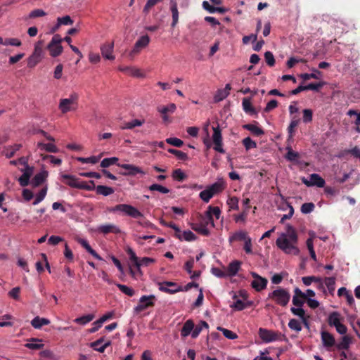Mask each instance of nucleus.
I'll use <instances>...</instances> for the list:
<instances>
[{"instance_id": "obj_1", "label": "nucleus", "mask_w": 360, "mask_h": 360, "mask_svg": "<svg viewBox=\"0 0 360 360\" xmlns=\"http://www.w3.org/2000/svg\"><path fill=\"white\" fill-rule=\"evenodd\" d=\"M298 237L295 229L290 224L286 225V233H283L277 238V247L286 254L298 255L300 250L297 247Z\"/></svg>"}, {"instance_id": "obj_2", "label": "nucleus", "mask_w": 360, "mask_h": 360, "mask_svg": "<svg viewBox=\"0 0 360 360\" xmlns=\"http://www.w3.org/2000/svg\"><path fill=\"white\" fill-rule=\"evenodd\" d=\"M198 284L194 282L187 283L184 287L172 281H165L159 283V290L162 292L174 294L181 291H188L192 288H198Z\"/></svg>"}, {"instance_id": "obj_3", "label": "nucleus", "mask_w": 360, "mask_h": 360, "mask_svg": "<svg viewBox=\"0 0 360 360\" xmlns=\"http://www.w3.org/2000/svg\"><path fill=\"white\" fill-rule=\"evenodd\" d=\"M290 297L289 290L283 288H278L268 295L269 299H271L281 307H286L290 302Z\"/></svg>"}, {"instance_id": "obj_4", "label": "nucleus", "mask_w": 360, "mask_h": 360, "mask_svg": "<svg viewBox=\"0 0 360 360\" xmlns=\"http://www.w3.org/2000/svg\"><path fill=\"white\" fill-rule=\"evenodd\" d=\"M79 95L76 92H72L67 98H61L59 102L58 108L63 114L70 111H75L78 107Z\"/></svg>"}, {"instance_id": "obj_5", "label": "nucleus", "mask_w": 360, "mask_h": 360, "mask_svg": "<svg viewBox=\"0 0 360 360\" xmlns=\"http://www.w3.org/2000/svg\"><path fill=\"white\" fill-rule=\"evenodd\" d=\"M110 212H121L131 217L137 219L143 217V214L132 205L119 204L109 209Z\"/></svg>"}, {"instance_id": "obj_6", "label": "nucleus", "mask_w": 360, "mask_h": 360, "mask_svg": "<svg viewBox=\"0 0 360 360\" xmlns=\"http://www.w3.org/2000/svg\"><path fill=\"white\" fill-rule=\"evenodd\" d=\"M127 253L129 256L130 261L133 263V265L136 268L137 271L139 272H141L140 268L141 266H147L150 264L153 263L155 262L154 259L146 257H143L141 259H139L136 253L130 248H129L127 250Z\"/></svg>"}, {"instance_id": "obj_7", "label": "nucleus", "mask_w": 360, "mask_h": 360, "mask_svg": "<svg viewBox=\"0 0 360 360\" xmlns=\"http://www.w3.org/2000/svg\"><path fill=\"white\" fill-rule=\"evenodd\" d=\"M156 297L153 295H143L140 297L138 304L134 308V311L136 314L155 306Z\"/></svg>"}, {"instance_id": "obj_8", "label": "nucleus", "mask_w": 360, "mask_h": 360, "mask_svg": "<svg viewBox=\"0 0 360 360\" xmlns=\"http://www.w3.org/2000/svg\"><path fill=\"white\" fill-rule=\"evenodd\" d=\"M223 188L221 184L216 182L201 191L199 196L205 202H208L215 194L221 192Z\"/></svg>"}, {"instance_id": "obj_9", "label": "nucleus", "mask_w": 360, "mask_h": 360, "mask_svg": "<svg viewBox=\"0 0 360 360\" xmlns=\"http://www.w3.org/2000/svg\"><path fill=\"white\" fill-rule=\"evenodd\" d=\"M259 335L260 338L265 342H271L281 340V337L283 336L281 333L274 332L262 328L259 330Z\"/></svg>"}, {"instance_id": "obj_10", "label": "nucleus", "mask_w": 360, "mask_h": 360, "mask_svg": "<svg viewBox=\"0 0 360 360\" xmlns=\"http://www.w3.org/2000/svg\"><path fill=\"white\" fill-rule=\"evenodd\" d=\"M213 134H212V141L214 144V150L220 153H224L225 150L222 148V136L221 131L219 124L217 127H213Z\"/></svg>"}, {"instance_id": "obj_11", "label": "nucleus", "mask_w": 360, "mask_h": 360, "mask_svg": "<svg viewBox=\"0 0 360 360\" xmlns=\"http://www.w3.org/2000/svg\"><path fill=\"white\" fill-rule=\"evenodd\" d=\"M254 280L251 283V286L256 291L260 292L266 288L268 280L266 278L260 276L258 274L252 271L250 273Z\"/></svg>"}, {"instance_id": "obj_12", "label": "nucleus", "mask_w": 360, "mask_h": 360, "mask_svg": "<svg viewBox=\"0 0 360 360\" xmlns=\"http://www.w3.org/2000/svg\"><path fill=\"white\" fill-rule=\"evenodd\" d=\"M24 168L20 169V171L23 173L18 179L19 184L21 186H27L30 183V179L33 174L34 168L30 167L27 163V165H24Z\"/></svg>"}, {"instance_id": "obj_13", "label": "nucleus", "mask_w": 360, "mask_h": 360, "mask_svg": "<svg viewBox=\"0 0 360 360\" xmlns=\"http://www.w3.org/2000/svg\"><path fill=\"white\" fill-rule=\"evenodd\" d=\"M150 42V37L146 34L141 36L135 43L133 49L131 50L130 55L134 56L139 53L141 49L146 47Z\"/></svg>"}, {"instance_id": "obj_14", "label": "nucleus", "mask_w": 360, "mask_h": 360, "mask_svg": "<svg viewBox=\"0 0 360 360\" xmlns=\"http://www.w3.org/2000/svg\"><path fill=\"white\" fill-rule=\"evenodd\" d=\"M302 182L307 186H316L323 188L325 186V180L317 174H311L310 181L303 179Z\"/></svg>"}, {"instance_id": "obj_15", "label": "nucleus", "mask_w": 360, "mask_h": 360, "mask_svg": "<svg viewBox=\"0 0 360 360\" xmlns=\"http://www.w3.org/2000/svg\"><path fill=\"white\" fill-rule=\"evenodd\" d=\"M113 49V42H106L104 44H103L101 46V51L103 57L105 59L113 60L115 58V56L112 54Z\"/></svg>"}, {"instance_id": "obj_16", "label": "nucleus", "mask_w": 360, "mask_h": 360, "mask_svg": "<svg viewBox=\"0 0 360 360\" xmlns=\"http://www.w3.org/2000/svg\"><path fill=\"white\" fill-rule=\"evenodd\" d=\"M117 165L127 170V172L121 173L124 176H128V175L134 176V175H136V174L143 173V171L141 169V168H139V167H136L135 165H133L117 164Z\"/></svg>"}, {"instance_id": "obj_17", "label": "nucleus", "mask_w": 360, "mask_h": 360, "mask_svg": "<svg viewBox=\"0 0 360 360\" xmlns=\"http://www.w3.org/2000/svg\"><path fill=\"white\" fill-rule=\"evenodd\" d=\"M98 231L99 233H103V234H108L110 233H121L120 229L115 224H103L98 226Z\"/></svg>"}, {"instance_id": "obj_18", "label": "nucleus", "mask_w": 360, "mask_h": 360, "mask_svg": "<svg viewBox=\"0 0 360 360\" xmlns=\"http://www.w3.org/2000/svg\"><path fill=\"white\" fill-rule=\"evenodd\" d=\"M48 176L47 171H42L37 173L32 179L31 184L33 187H37L41 185Z\"/></svg>"}, {"instance_id": "obj_19", "label": "nucleus", "mask_w": 360, "mask_h": 360, "mask_svg": "<svg viewBox=\"0 0 360 360\" xmlns=\"http://www.w3.org/2000/svg\"><path fill=\"white\" fill-rule=\"evenodd\" d=\"M321 340L326 347H330L335 345V338L333 335L327 331L321 332Z\"/></svg>"}, {"instance_id": "obj_20", "label": "nucleus", "mask_w": 360, "mask_h": 360, "mask_svg": "<svg viewBox=\"0 0 360 360\" xmlns=\"http://www.w3.org/2000/svg\"><path fill=\"white\" fill-rule=\"evenodd\" d=\"M207 217L208 220L212 223L214 226L213 216L216 217V219H219L221 214V210L219 207H212L209 206L207 211L206 212Z\"/></svg>"}, {"instance_id": "obj_21", "label": "nucleus", "mask_w": 360, "mask_h": 360, "mask_svg": "<svg viewBox=\"0 0 360 360\" xmlns=\"http://www.w3.org/2000/svg\"><path fill=\"white\" fill-rule=\"evenodd\" d=\"M22 147V145L20 143H15L11 146L4 147L2 150V154L4 155L7 158H11L14 156L16 151L20 150Z\"/></svg>"}, {"instance_id": "obj_22", "label": "nucleus", "mask_w": 360, "mask_h": 360, "mask_svg": "<svg viewBox=\"0 0 360 360\" xmlns=\"http://www.w3.org/2000/svg\"><path fill=\"white\" fill-rule=\"evenodd\" d=\"M194 323L193 321L191 320V319H188L187 320L181 330V337H187L188 335H189L191 333H192L193 330H194Z\"/></svg>"}, {"instance_id": "obj_23", "label": "nucleus", "mask_w": 360, "mask_h": 360, "mask_svg": "<svg viewBox=\"0 0 360 360\" xmlns=\"http://www.w3.org/2000/svg\"><path fill=\"white\" fill-rule=\"evenodd\" d=\"M61 177L63 180H65V183L72 187L78 188V184H79V181L75 176L71 174H62Z\"/></svg>"}, {"instance_id": "obj_24", "label": "nucleus", "mask_w": 360, "mask_h": 360, "mask_svg": "<svg viewBox=\"0 0 360 360\" xmlns=\"http://www.w3.org/2000/svg\"><path fill=\"white\" fill-rule=\"evenodd\" d=\"M248 238H249L248 233L245 231H238L233 233L229 238V241L230 243L234 241H242L245 240Z\"/></svg>"}, {"instance_id": "obj_25", "label": "nucleus", "mask_w": 360, "mask_h": 360, "mask_svg": "<svg viewBox=\"0 0 360 360\" xmlns=\"http://www.w3.org/2000/svg\"><path fill=\"white\" fill-rule=\"evenodd\" d=\"M309 236H310V237L307 240L306 244H307V249L309 250L311 258L314 261L316 262L317 259H316V253H315V251L314 249V243H313L314 238L315 237V233L314 232H310Z\"/></svg>"}, {"instance_id": "obj_26", "label": "nucleus", "mask_w": 360, "mask_h": 360, "mask_svg": "<svg viewBox=\"0 0 360 360\" xmlns=\"http://www.w3.org/2000/svg\"><path fill=\"white\" fill-rule=\"evenodd\" d=\"M51 321L48 319L36 316L32 320L31 325L34 328L39 329L43 326L49 325Z\"/></svg>"}, {"instance_id": "obj_27", "label": "nucleus", "mask_w": 360, "mask_h": 360, "mask_svg": "<svg viewBox=\"0 0 360 360\" xmlns=\"http://www.w3.org/2000/svg\"><path fill=\"white\" fill-rule=\"evenodd\" d=\"M241 262L239 261H233L231 262L227 267V275L234 276L238 272L240 268Z\"/></svg>"}, {"instance_id": "obj_28", "label": "nucleus", "mask_w": 360, "mask_h": 360, "mask_svg": "<svg viewBox=\"0 0 360 360\" xmlns=\"http://www.w3.org/2000/svg\"><path fill=\"white\" fill-rule=\"evenodd\" d=\"M103 338H100L95 342L91 343V347L96 351L99 352H103L105 348L110 345V342L108 341L105 344H103Z\"/></svg>"}, {"instance_id": "obj_29", "label": "nucleus", "mask_w": 360, "mask_h": 360, "mask_svg": "<svg viewBox=\"0 0 360 360\" xmlns=\"http://www.w3.org/2000/svg\"><path fill=\"white\" fill-rule=\"evenodd\" d=\"M202 7L205 10L207 11L210 13L218 12L219 13H224L226 12V9L224 7H214L210 5L207 1H205L202 2Z\"/></svg>"}, {"instance_id": "obj_30", "label": "nucleus", "mask_w": 360, "mask_h": 360, "mask_svg": "<svg viewBox=\"0 0 360 360\" xmlns=\"http://www.w3.org/2000/svg\"><path fill=\"white\" fill-rule=\"evenodd\" d=\"M95 190L98 195H102L103 196L110 195L115 192L114 189L112 187L103 185H98L96 186Z\"/></svg>"}, {"instance_id": "obj_31", "label": "nucleus", "mask_w": 360, "mask_h": 360, "mask_svg": "<svg viewBox=\"0 0 360 360\" xmlns=\"http://www.w3.org/2000/svg\"><path fill=\"white\" fill-rule=\"evenodd\" d=\"M352 343V338L348 335H345L342 338L341 342H340L336 347L338 350H347Z\"/></svg>"}, {"instance_id": "obj_32", "label": "nucleus", "mask_w": 360, "mask_h": 360, "mask_svg": "<svg viewBox=\"0 0 360 360\" xmlns=\"http://www.w3.org/2000/svg\"><path fill=\"white\" fill-rule=\"evenodd\" d=\"M191 228L192 229H193L194 231L204 236H208L210 233L209 229L206 226V224H192Z\"/></svg>"}, {"instance_id": "obj_33", "label": "nucleus", "mask_w": 360, "mask_h": 360, "mask_svg": "<svg viewBox=\"0 0 360 360\" xmlns=\"http://www.w3.org/2000/svg\"><path fill=\"white\" fill-rule=\"evenodd\" d=\"M209 328V325L206 321H200L198 325H196L195 326H194V330H193V332L191 333V337L193 338H196L199 335V334L200 333V332L202 330L203 328Z\"/></svg>"}, {"instance_id": "obj_34", "label": "nucleus", "mask_w": 360, "mask_h": 360, "mask_svg": "<svg viewBox=\"0 0 360 360\" xmlns=\"http://www.w3.org/2000/svg\"><path fill=\"white\" fill-rule=\"evenodd\" d=\"M328 323L329 326L335 327L340 323V314L338 311L330 313L328 317Z\"/></svg>"}, {"instance_id": "obj_35", "label": "nucleus", "mask_w": 360, "mask_h": 360, "mask_svg": "<svg viewBox=\"0 0 360 360\" xmlns=\"http://www.w3.org/2000/svg\"><path fill=\"white\" fill-rule=\"evenodd\" d=\"M242 105L243 110L250 115H253L256 113L255 108H253L250 98H244L243 99Z\"/></svg>"}, {"instance_id": "obj_36", "label": "nucleus", "mask_w": 360, "mask_h": 360, "mask_svg": "<svg viewBox=\"0 0 360 360\" xmlns=\"http://www.w3.org/2000/svg\"><path fill=\"white\" fill-rule=\"evenodd\" d=\"M37 147L41 150L49 153H57L58 151V148L53 143H44L39 142L37 143Z\"/></svg>"}, {"instance_id": "obj_37", "label": "nucleus", "mask_w": 360, "mask_h": 360, "mask_svg": "<svg viewBox=\"0 0 360 360\" xmlns=\"http://www.w3.org/2000/svg\"><path fill=\"white\" fill-rule=\"evenodd\" d=\"M171 11L172 14V27H175L179 20V11L177 4L174 1H171Z\"/></svg>"}, {"instance_id": "obj_38", "label": "nucleus", "mask_w": 360, "mask_h": 360, "mask_svg": "<svg viewBox=\"0 0 360 360\" xmlns=\"http://www.w3.org/2000/svg\"><path fill=\"white\" fill-rule=\"evenodd\" d=\"M286 150H288V152L285 154V158L288 161L295 162L300 158V153L294 151L290 146H288L286 148Z\"/></svg>"}, {"instance_id": "obj_39", "label": "nucleus", "mask_w": 360, "mask_h": 360, "mask_svg": "<svg viewBox=\"0 0 360 360\" xmlns=\"http://www.w3.org/2000/svg\"><path fill=\"white\" fill-rule=\"evenodd\" d=\"M48 50L50 52V55L52 57H57L60 56L63 50V48L62 46H56L53 44H49L47 46Z\"/></svg>"}, {"instance_id": "obj_40", "label": "nucleus", "mask_w": 360, "mask_h": 360, "mask_svg": "<svg viewBox=\"0 0 360 360\" xmlns=\"http://www.w3.org/2000/svg\"><path fill=\"white\" fill-rule=\"evenodd\" d=\"M162 224L167 226V227H169V228H172L173 229V231H175V233H174V236L179 239L180 240H182V236H181V231L180 230V229L178 227V226H176L174 223L173 222H165V221H162Z\"/></svg>"}, {"instance_id": "obj_41", "label": "nucleus", "mask_w": 360, "mask_h": 360, "mask_svg": "<svg viewBox=\"0 0 360 360\" xmlns=\"http://www.w3.org/2000/svg\"><path fill=\"white\" fill-rule=\"evenodd\" d=\"M96 188L95 183L94 181H79L78 184V189H83L86 191H94Z\"/></svg>"}, {"instance_id": "obj_42", "label": "nucleus", "mask_w": 360, "mask_h": 360, "mask_svg": "<svg viewBox=\"0 0 360 360\" xmlns=\"http://www.w3.org/2000/svg\"><path fill=\"white\" fill-rule=\"evenodd\" d=\"M299 122H300L299 119L291 120V122L288 127V140L292 139V137L295 134V128L299 124Z\"/></svg>"}, {"instance_id": "obj_43", "label": "nucleus", "mask_w": 360, "mask_h": 360, "mask_svg": "<svg viewBox=\"0 0 360 360\" xmlns=\"http://www.w3.org/2000/svg\"><path fill=\"white\" fill-rule=\"evenodd\" d=\"M58 23L55 28H53V32L58 29L61 25H70L73 24V20L69 15H65L62 18H58L57 19Z\"/></svg>"}, {"instance_id": "obj_44", "label": "nucleus", "mask_w": 360, "mask_h": 360, "mask_svg": "<svg viewBox=\"0 0 360 360\" xmlns=\"http://www.w3.org/2000/svg\"><path fill=\"white\" fill-rule=\"evenodd\" d=\"M94 317V314H87L75 319L74 321L80 325H85L91 321Z\"/></svg>"}, {"instance_id": "obj_45", "label": "nucleus", "mask_w": 360, "mask_h": 360, "mask_svg": "<svg viewBox=\"0 0 360 360\" xmlns=\"http://www.w3.org/2000/svg\"><path fill=\"white\" fill-rule=\"evenodd\" d=\"M144 123L143 120H140L138 119H135L131 120V122H126L124 126H122L121 128L122 129H131L134 128L135 127H139L141 126Z\"/></svg>"}, {"instance_id": "obj_46", "label": "nucleus", "mask_w": 360, "mask_h": 360, "mask_svg": "<svg viewBox=\"0 0 360 360\" xmlns=\"http://www.w3.org/2000/svg\"><path fill=\"white\" fill-rule=\"evenodd\" d=\"M244 128L251 131L254 135H256L257 136L263 135L264 134V131L261 128L252 124L245 125Z\"/></svg>"}, {"instance_id": "obj_47", "label": "nucleus", "mask_w": 360, "mask_h": 360, "mask_svg": "<svg viewBox=\"0 0 360 360\" xmlns=\"http://www.w3.org/2000/svg\"><path fill=\"white\" fill-rule=\"evenodd\" d=\"M325 284L327 286L330 294L333 295V292L335 291V277L325 278Z\"/></svg>"}, {"instance_id": "obj_48", "label": "nucleus", "mask_w": 360, "mask_h": 360, "mask_svg": "<svg viewBox=\"0 0 360 360\" xmlns=\"http://www.w3.org/2000/svg\"><path fill=\"white\" fill-rule=\"evenodd\" d=\"M217 330L219 331H221L223 333V335L229 340H235L238 338V335L236 333H233V331L228 330L226 328H224L221 326L217 327Z\"/></svg>"}, {"instance_id": "obj_49", "label": "nucleus", "mask_w": 360, "mask_h": 360, "mask_svg": "<svg viewBox=\"0 0 360 360\" xmlns=\"http://www.w3.org/2000/svg\"><path fill=\"white\" fill-rule=\"evenodd\" d=\"M168 152L171 154L174 155L179 160H186L188 159V155L181 150L169 148Z\"/></svg>"}, {"instance_id": "obj_50", "label": "nucleus", "mask_w": 360, "mask_h": 360, "mask_svg": "<svg viewBox=\"0 0 360 360\" xmlns=\"http://www.w3.org/2000/svg\"><path fill=\"white\" fill-rule=\"evenodd\" d=\"M242 143L246 150H249L252 148H257V143L252 140L250 137H246L243 141Z\"/></svg>"}, {"instance_id": "obj_51", "label": "nucleus", "mask_w": 360, "mask_h": 360, "mask_svg": "<svg viewBox=\"0 0 360 360\" xmlns=\"http://www.w3.org/2000/svg\"><path fill=\"white\" fill-rule=\"evenodd\" d=\"M118 158L116 157L104 158L101 162V167L103 168L108 167L112 165H115L118 161Z\"/></svg>"}, {"instance_id": "obj_52", "label": "nucleus", "mask_w": 360, "mask_h": 360, "mask_svg": "<svg viewBox=\"0 0 360 360\" xmlns=\"http://www.w3.org/2000/svg\"><path fill=\"white\" fill-rule=\"evenodd\" d=\"M116 286L122 292L128 296L132 297L134 295V290L125 285L116 283Z\"/></svg>"}, {"instance_id": "obj_53", "label": "nucleus", "mask_w": 360, "mask_h": 360, "mask_svg": "<svg viewBox=\"0 0 360 360\" xmlns=\"http://www.w3.org/2000/svg\"><path fill=\"white\" fill-rule=\"evenodd\" d=\"M228 96V93H226L223 89H218L214 96V101L215 103L220 102L226 98Z\"/></svg>"}, {"instance_id": "obj_54", "label": "nucleus", "mask_w": 360, "mask_h": 360, "mask_svg": "<svg viewBox=\"0 0 360 360\" xmlns=\"http://www.w3.org/2000/svg\"><path fill=\"white\" fill-rule=\"evenodd\" d=\"M172 176L174 179L178 181H183L186 178V175L181 169H174Z\"/></svg>"}, {"instance_id": "obj_55", "label": "nucleus", "mask_w": 360, "mask_h": 360, "mask_svg": "<svg viewBox=\"0 0 360 360\" xmlns=\"http://www.w3.org/2000/svg\"><path fill=\"white\" fill-rule=\"evenodd\" d=\"M288 327L296 332H300L302 330V326L300 321L297 319H292L290 320L288 323Z\"/></svg>"}, {"instance_id": "obj_56", "label": "nucleus", "mask_w": 360, "mask_h": 360, "mask_svg": "<svg viewBox=\"0 0 360 360\" xmlns=\"http://www.w3.org/2000/svg\"><path fill=\"white\" fill-rule=\"evenodd\" d=\"M176 108V107L174 103H170L169 105H168L167 106L158 108V111L161 114H167L168 112L173 113L175 111Z\"/></svg>"}, {"instance_id": "obj_57", "label": "nucleus", "mask_w": 360, "mask_h": 360, "mask_svg": "<svg viewBox=\"0 0 360 360\" xmlns=\"http://www.w3.org/2000/svg\"><path fill=\"white\" fill-rule=\"evenodd\" d=\"M47 193V187H44L37 193L36 198L34 199L33 202V205H36L39 204L40 202H41L44 198L46 197Z\"/></svg>"}, {"instance_id": "obj_58", "label": "nucleus", "mask_w": 360, "mask_h": 360, "mask_svg": "<svg viewBox=\"0 0 360 360\" xmlns=\"http://www.w3.org/2000/svg\"><path fill=\"white\" fill-rule=\"evenodd\" d=\"M302 113V120L304 123H309L312 121L313 111L311 109H304Z\"/></svg>"}, {"instance_id": "obj_59", "label": "nucleus", "mask_w": 360, "mask_h": 360, "mask_svg": "<svg viewBox=\"0 0 360 360\" xmlns=\"http://www.w3.org/2000/svg\"><path fill=\"white\" fill-rule=\"evenodd\" d=\"M149 190L151 191H158L162 193H168L169 190L160 184H154L149 186Z\"/></svg>"}, {"instance_id": "obj_60", "label": "nucleus", "mask_w": 360, "mask_h": 360, "mask_svg": "<svg viewBox=\"0 0 360 360\" xmlns=\"http://www.w3.org/2000/svg\"><path fill=\"white\" fill-rule=\"evenodd\" d=\"M182 236V240H184L186 241H193L195 240L197 237L191 231H185L184 232H181Z\"/></svg>"}, {"instance_id": "obj_61", "label": "nucleus", "mask_w": 360, "mask_h": 360, "mask_svg": "<svg viewBox=\"0 0 360 360\" xmlns=\"http://www.w3.org/2000/svg\"><path fill=\"white\" fill-rule=\"evenodd\" d=\"M42 52V41H39L35 44L34 50L32 55L41 60Z\"/></svg>"}, {"instance_id": "obj_62", "label": "nucleus", "mask_w": 360, "mask_h": 360, "mask_svg": "<svg viewBox=\"0 0 360 360\" xmlns=\"http://www.w3.org/2000/svg\"><path fill=\"white\" fill-rule=\"evenodd\" d=\"M315 205L313 202H305L301 207V212L303 214H309L314 210Z\"/></svg>"}, {"instance_id": "obj_63", "label": "nucleus", "mask_w": 360, "mask_h": 360, "mask_svg": "<svg viewBox=\"0 0 360 360\" xmlns=\"http://www.w3.org/2000/svg\"><path fill=\"white\" fill-rule=\"evenodd\" d=\"M265 61L268 65L272 67L275 65V58L273 53L271 51H266L264 53Z\"/></svg>"}, {"instance_id": "obj_64", "label": "nucleus", "mask_w": 360, "mask_h": 360, "mask_svg": "<svg viewBox=\"0 0 360 360\" xmlns=\"http://www.w3.org/2000/svg\"><path fill=\"white\" fill-rule=\"evenodd\" d=\"M248 306L249 304L240 300H237L233 304L231 305V307L235 308L238 311H241Z\"/></svg>"}]
</instances>
